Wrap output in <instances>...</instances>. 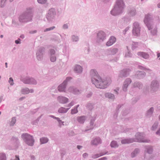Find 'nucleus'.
I'll use <instances>...</instances> for the list:
<instances>
[{"label": "nucleus", "instance_id": "obj_4", "mask_svg": "<svg viewBox=\"0 0 160 160\" xmlns=\"http://www.w3.org/2000/svg\"><path fill=\"white\" fill-rule=\"evenodd\" d=\"M33 12L31 8H29L19 17V20L21 23H25L32 21Z\"/></svg>", "mask_w": 160, "mask_h": 160}, {"label": "nucleus", "instance_id": "obj_11", "mask_svg": "<svg viewBox=\"0 0 160 160\" xmlns=\"http://www.w3.org/2000/svg\"><path fill=\"white\" fill-rule=\"evenodd\" d=\"M45 48L43 47L39 48L37 51L36 56L37 59L38 61H41L43 59V55L44 53Z\"/></svg>", "mask_w": 160, "mask_h": 160}, {"label": "nucleus", "instance_id": "obj_14", "mask_svg": "<svg viewBox=\"0 0 160 160\" xmlns=\"http://www.w3.org/2000/svg\"><path fill=\"white\" fill-rule=\"evenodd\" d=\"M137 13L135 8L134 7H130L128 8V15L130 17H133Z\"/></svg>", "mask_w": 160, "mask_h": 160}, {"label": "nucleus", "instance_id": "obj_20", "mask_svg": "<svg viewBox=\"0 0 160 160\" xmlns=\"http://www.w3.org/2000/svg\"><path fill=\"white\" fill-rule=\"evenodd\" d=\"M146 75L145 72L142 71H137L136 73V76L137 78L139 79H141L143 78Z\"/></svg>", "mask_w": 160, "mask_h": 160}, {"label": "nucleus", "instance_id": "obj_21", "mask_svg": "<svg viewBox=\"0 0 160 160\" xmlns=\"http://www.w3.org/2000/svg\"><path fill=\"white\" fill-rule=\"evenodd\" d=\"M67 85L63 82L58 87V90L60 92H65Z\"/></svg>", "mask_w": 160, "mask_h": 160}, {"label": "nucleus", "instance_id": "obj_37", "mask_svg": "<svg viewBox=\"0 0 160 160\" xmlns=\"http://www.w3.org/2000/svg\"><path fill=\"white\" fill-rule=\"evenodd\" d=\"M29 78L30 77H27L24 78H21V80L25 84H29L30 83Z\"/></svg>", "mask_w": 160, "mask_h": 160}, {"label": "nucleus", "instance_id": "obj_56", "mask_svg": "<svg viewBox=\"0 0 160 160\" xmlns=\"http://www.w3.org/2000/svg\"><path fill=\"white\" fill-rule=\"evenodd\" d=\"M9 83L11 85H13L14 84L13 79L11 77L10 78L8 81Z\"/></svg>", "mask_w": 160, "mask_h": 160}, {"label": "nucleus", "instance_id": "obj_42", "mask_svg": "<svg viewBox=\"0 0 160 160\" xmlns=\"http://www.w3.org/2000/svg\"><path fill=\"white\" fill-rule=\"evenodd\" d=\"M138 68L140 69L145 70L148 72H150L152 71V70L149 69V68H146L144 66H142L139 65L138 66Z\"/></svg>", "mask_w": 160, "mask_h": 160}, {"label": "nucleus", "instance_id": "obj_49", "mask_svg": "<svg viewBox=\"0 0 160 160\" xmlns=\"http://www.w3.org/2000/svg\"><path fill=\"white\" fill-rule=\"evenodd\" d=\"M0 160H6V158L5 154L2 153L0 154Z\"/></svg>", "mask_w": 160, "mask_h": 160}, {"label": "nucleus", "instance_id": "obj_64", "mask_svg": "<svg viewBox=\"0 0 160 160\" xmlns=\"http://www.w3.org/2000/svg\"><path fill=\"white\" fill-rule=\"evenodd\" d=\"M88 156V154L87 153H84L82 154V157L83 158H85L87 157Z\"/></svg>", "mask_w": 160, "mask_h": 160}, {"label": "nucleus", "instance_id": "obj_29", "mask_svg": "<svg viewBox=\"0 0 160 160\" xmlns=\"http://www.w3.org/2000/svg\"><path fill=\"white\" fill-rule=\"evenodd\" d=\"M108 152H107L105 153L102 152L99 154H92V155L91 158L93 159H96L98 158L101 156L106 154L108 153Z\"/></svg>", "mask_w": 160, "mask_h": 160}, {"label": "nucleus", "instance_id": "obj_28", "mask_svg": "<svg viewBox=\"0 0 160 160\" xmlns=\"http://www.w3.org/2000/svg\"><path fill=\"white\" fill-rule=\"evenodd\" d=\"M86 117L85 116H78L77 117V120L80 123H83L86 119Z\"/></svg>", "mask_w": 160, "mask_h": 160}, {"label": "nucleus", "instance_id": "obj_17", "mask_svg": "<svg viewBox=\"0 0 160 160\" xmlns=\"http://www.w3.org/2000/svg\"><path fill=\"white\" fill-rule=\"evenodd\" d=\"M118 51V49L117 48H110L106 51V52L109 55H114Z\"/></svg>", "mask_w": 160, "mask_h": 160}, {"label": "nucleus", "instance_id": "obj_55", "mask_svg": "<svg viewBox=\"0 0 160 160\" xmlns=\"http://www.w3.org/2000/svg\"><path fill=\"white\" fill-rule=\"evenodd\" d=\"M12 140L16 143H18V139L17 137H13L12 138Z\"/></svg>", "mask_w": 160, "mask_h": 160}, {"label": "nucleus", "instance_id": "obj_19", "mask_svg": "<svg viewBox=\"0 0 160 160\" xmlns=\"http://www.w3.org/2000/svg\"><path fill=\"white\" fill-rule=\"evenodd\" d=\"M68 92L74 94H78L80 93V91L76 88L73 87H70L68 89Z\"/></svg>", "mask_w": 160, "mask_h": 160}, {"label": "nucleus", "instance_id": "obj_39", "mask_svg": "<svg viewBox=\"0 0 160 160\" xmlns=\"http://www.w3.org/2000/svg\"><path fill=\"white\" fill-rule=\"evenodd\" d=\"M110 145L112 148H116L118 147V144L117 142L114 140L112 141Z\"/></svg>", "mask_w": 160, "mask_h": 160}, {"label": "nucleus", "instance_id": "obj_40", "mask_svg": "<svg viewBox=\"0 0 160 160\" xmlns=\"http://www.w3.org/2000/svg\"><path fill=\"white\" fill-rule=\"evenodd\" d=\"M21 92L22 93L24 94H28L30 92L29 89L28 88L22 89Z\"/></svg>", "mask_w": 160, "mask_h": 160}, {"label": "nucleus", "instance_id": "obj_59", "mask_svg": "<svg viewBox=\"0 0 160 160\" xmlns=\"http://www.w3.org/2000/svg\"><path fill=\"white\" fill-rule=\"evenodd\" d=\"M63 52L64 54H67V49L66 46H64L63 48Z\"/></svg>", "mask_w": 160, "mask_h": 160}, {"label": "nucleus", "instance_id": "obj_26", "mask_svg": "<svg viewBox=\"0 0 160 160\" xmlns=\"http://www.w3.org/2000/svg\"><path fill=\"white\" fill-rule=\"evenodd\" d=\"M74 70L76 72L80 73L82 72V68L81 66L79 65H76L75 66Z\"/></svg>", "mask_w": 160, "mask_h": 160}, {"label": "nucleus", "instance_id": "obj_43", "mask_svg": "<svg viewBox=\"0 0 160 160\" xmlns=\"http://www.w3.org/2000/svg\"><path fill=\"white\" fill-rule=\"evenodd\" d=\"M127 52H126L125 54V57L128 58H131L132 57V54L129 51L128 46H127Z\"/></svg>", "mask_w": 160, "mask_h": 160}, {"label": "nucleus", "instance_id": "obj_25", "mask_svg": "<svg viewBox=\"0 0 160 160\" xmlns=\"http://www.w3.org/2000/svg\"><path fill=\"white\" fill-rule=\"evenodd\" d=\"M71 39L72 42H77L79 40V36L75 35H72L71 36Z\"/></svg>", "mask_w": 160, "mask_h": 160}, {"label": "nucleus", "instance_id": "obj_44", "mask_svg": "<svg viewBox=\"0 0 160 160\" xmlns=\"http://www.w3.org/2000/svg\"><path fill=\"white\" fill-rule=\"evenodd\" d=\"M122 19L125 23H127L131 21V18L129 17L125 16L122 18Z\"/></svg>", "mask_w": 160, "mask_h": 160}, {"label": "nucleus", "instance_id": "obj_52", "mask_svg": "<svg viewBox=\"0 0 160 160\" xmlns=\"http://www.w3.org/2000/svg\"><path fill=\"white\" fill-rule=\"evenodd\" d=\"M55 27L52 26V27H50V28H47L45 29L44 30V32H47L48 31H49L53 30L54 29H55Z\"/></svg>", "mask_w": 160, "mask_h": 160}, {"label": "nucleus", "instance_id": "obj_31", "mask_svg": "<svg viewBox=\"0 0 160 160\" xmlns=\"http://www.w3.org/2000/svg\"><path fill=\"white\" fill-rule=\"evenodd\" d=\"M94 103L88 102L86 104V107L88 110L91 111L94 108Z\"/></svg>", "mask_w": 160, "mask_h": 160}, {"label": "nucleus", "instance_id": "obj_10", "mask_svg": "<svg viewBox=\"0 0 160 160\" xmlns=\"http://www.w3.org/2000/svg\"><path fill=\"white\" fill-rule=\"evenodd\" d=\"M106 34L102 31H98L97 34L96 41L98 43L102 42L106 38Z\"/></svg>", "mask_w": 160, "mask_h": 160}, {"label": "nucleus", "instance_id": "obj_50", "mask_svg": "<svg viewBox=\"0 0 160 160\" xmlns=\"http://www.w3.org/2000/svg\"><path fill=\"white\" fill-rule=\"evenodd\" d=\"M78 112V109L74 107V108L71 110V114H76Z\"/></svg>", "mask_w": 160, "mask_h": 160}, {"label": "nucleus", "instance_id": "obj_23", "mask_svg": "<svg viewBox=\"0 0 160 160\" xmlns=\"http://www.w3.org/2000/svg\"><path fill=\"white\" fill-rule=\"evenodd\" d=\"M137 54L138 56L145 59H147L149 57V54L147 52H138Z\"/></svg>", "mask_w": 160, "mask_h": 160}, {"label": "nucleus", "instance_id": "obj_45", "mask_svg": "<svg viewBox=\"0 0 160 160\" xmlns=\"http://www.w3.org/2000/svg\"><path fill=\"white\" fill-rule=\"evenodd\" d=\"M48 53L50 56L55 55V51L53 49H50L48 51Z\"/></svg>", "mask_w": 160, "mask_h": 160}, {"label": "nucleus", "instance_id": "obj_3", "mask_svg": "<svg viewBox=\"0 0 160 160\" xmlns=\"http://www.w3.org/2000/svg\"><path fill=\"white\" fill-rule=\"evenodd\" d=\"M153 20L152 15L148 14L145 16L144 22L148 30H150L151 35L156 36L157 35V28L156 26H154Z\"/></svg>", "mask_w": 160, "mask_h": 160}, {"label": "nucleus", "instance_id": "obj_41", "mask_svg": "<svg viewBox=\"0 0 160 160\" xmlns=\"http://www.w3.org/2000/svg\"><path fill=\"white\" fill-rule=\"evenodd\" d=\"M29 80L30 83L29 84L36 85L37 84V81L33 78L30 77Z\"/></svg>", "mask_w": 160, "mask_h": 160}, {"label": "nucleus", "instance_id": "obj_2", "mask_svg": "<svg viewBox=\"0 0 160 160\" xmlns=\"http://www.w3.org/2000/svg\"><path fill=\"white\" fill-rule=\"evenodd\" d=\"M125 7L123 0H116L113 8L110 12V14L113 16L120 15L124 12Z\"/></svg>", "mask_w": 160, "mask_h": 160}, {"label": "nucleus", "instance_id": "obj_13", "mask_svg": "<svg viewBox=\"0 0 160 160\" xmlns=\"http://www.w3.org/2000/svg\"><path fill=\"white\" fill-rule=\"evenodd\" d=\"M132 82V80L129 78L126 79L122 86V89L124 92H126L127 91L128 88Z\"/></svg>", "mask_w": 160, "mask_h": 160}, {"label": "nucleus", "instance_id": "obj_18", "mask_svg": "<svg viewBox=\"0 0 160 160\" xmlns=\"http://www.w3.org/2000/svg\"><path fill=\"white\" fill-rule=\"evenodd\" d=\"M58 101L60 103L65 104L67 103L68 101L67 98L62 96H59L57 98Z\"/></svg>", "mask_w": 160, "mask_h": 160}, {"label": "nucleus", "instance_id": "obj_53", "mask_svg": "<svg viewBox=\"0 0 160 160\" xmlns=\"http://www.w3.org/2000/svg\"><path fill=\"white\" fill-rule=\"evenodd\" d=\"M72 79V78L71 77H68L66 78V79L63 82L67 85V82L70 81Z\"/></svg>", "mask_w": 160, "mask_h": 160}, {"label": "nucleus", "instance_id": "obj_9", "mask_svg": "<svg viewBox=\"0 0 160 160\" xmlns=\"http://www.w3.org/2000/svg\"><path fill=\"white\" fill-rule=\"evenodd\" d=\"M159 87V84L158 81L156 80L152 81L151 83L150 91L152 93L157 92Z\"/></svg>", "mask_w": 160, "mask_h": 160}, {"label": "nucleus", "instance_id": "obj_32", "mask_svg": "<svg viewBox=\"0 0 160 160\" xmlns=\"http://www.w3.org/2000/svg\"><path fill=\"white\" fill-rule=\"evenodd\" d=\"M154 108L153 107H151L149 110H148L146 113V115L148 117H150L152 116L154 111Z\"/></svg>", "mask_w": 160, "mask_h": 160}, {"label": "nucleus", "instance_id": "obj_38", "mask_svg": "<svg viewBox=\"0 0 160 160\" xmlns=\"http://www.w3.org/2000/svg\"><path fill=\"white\" fill-rule=\"evenodd\" d=\"M40 141L41 144H44L47 143L49 140L46 137H43L40 138Z\"/></svg>", "mask_w": 160, "mask_h": 160}, {"label": "nucleus", "instance_id": "obj_46", "mask_svg": "<svg viewBox=\"0 0 160 160\" xmlns=\"http://www.w3.org/2000/svg\"><path fill=\"white\" fill-rule=\"evenodd\" d=\"M16 122V118L15 117H12L10 123V126H13Z\"/></svg>", "mask_w": 160, "mask_h": 160}, {"label": "nucleus", "instance_id": "obj_34", "mask_svg": "<svg viewBox=\"0 0 160 160\" xmlns=\"http://www.w3.org/2000/svg\"><path fill=\"white\" fill-rule=\"evenodd\" d=\"M140 151L138 148H136L134 151L131 153V157L133 158L135 157L139 153Z\"/></svg>", "mask_w": 160, "mask_h": 160}, {"label": "nucleus", "instance_id": "obj_54", "mask_svg": "<svg viewBox=\"0 0 160 160\" xmlns=\"http://www.w3.org/2000/svg\"><path fill=\"white\" fill-rule=\"evenodd\" d=\"M6 1V0H1V7L3 8L4 7Z\"/></svg>", "mask_w": 160, "mask_h": 160}, {"label": "nucleus", "instance_id": "obj_24", "mask_svg": "<svg viewBox=\"0 0 160 160\" xmlns=\"http://www.w3.org/2000/svg\"><path fill=\"white\" fill-rule=\"evenodd\" d=\"M49 117L53 118L57 120L59 123V127L60 128L61 127L62 125H64V122L62 121L59 118L56 117L52 115H49Z\"/></svg>", "mask_w": 160, "mask_h": 160}, {"label": "nucleus", "instance_id": "obj_30", "mask_svg": "<svg viewBox=\"0 0 160 160\" xmlns=\"http://www.w3.org/2000/svg\"><path fill=\"white\" fill-rule=\"evenodd\" d=\"M105 97L111 99L113 100H114L115 99L114 95L110 92H107L105 93Z\"/></svg>", "mask_w": 160, "mask_h": 160}, {"label": "nucleus", "instance_id": "obj_16", "mask_svg": "<svg viewBox=\"0 0 160 160\" xmlns=\"http://www.w3.org/2000/svg\"><path fill=\"white\" fill-rule=\"evenodd\" d=\"M116 38L113 36L110 37L106 43V45L110 46L115 43L116 41Z\"/></svg>", "mask_w": 160, "mask_h": 160}, {"label": "nucleus", "instance_id": "obj_33", "mask_svg": "<svg viewBox=\"0 0 160 160\" xmlns=\"http://www.w3.org/2000/svg\"><path fill=\"white\" fill-rule=\"evenodd\" d=\"M69 109L70 108H64L61 107L59 108L58 111L59 113H66Z\"/></svg>", "mask_w": 160, "mask_h": 160}, {"label": "nucleus", "instance_id": "obj_57", "mask_svg": "<svg viewBox=\"0 0 160 160\" xmlns=\"http://www.w3.org/2000/svg\"><path fill=\"white\" fill-rule=\"evenodd\" d=\"M138 47V44L137 43H134L133 44H132V49L134 50Z\"/></svg>", "mask_w": 160, "mask_h": 160}, {"label": "nucleus", "instance_id": "obj_63", "mask_svg": "<svg viewBox=\"0 0 160 160\" xmlns=\"http://www.w3.org/2000/svg\"><path fill=\"white\" fill-rule=\"evenodd\" d=\"M92 95V93L91 92H89L87 95V97L89 98Z\"/></svg>", "mask_w": 160, "mask_h": 160}, {"label": "nucleus", "instance_id": "obj_62", "mask_svg": "<svg viewBox=\"0 0 160 160\" xmlns=\"http://www.w3.org/2000/svg\"><path fill=\"white\" fill-rule=\"evenodd\" d=\"M21 39H20V38H18V39L17 40H16L15 41V43L16 44H20L21 42H20L21 41Z\"/></svg>", "mask_w": 160, "mask_h": 160}, {"label": "nucleus", "instance_id": "obj_27", "mask_svg": "<svg viewBox=\"0 0 160 160\" xmlns=\"http://www.w3.org/2000/svg\"><path fill=\"white\" fill-rule=\"evenodd\" d=\"M134 142L133 139L128 138L125 139L121 140V142L122 144H129Z\"/></svg>", "mask_w": 160, "mask_h": 160}, {"label": "nucleus", "instance_id": "obj_47", "mask_svg": "<svg viewBox=\"0 0 160 160\" xmlns=\"http://www.w3.org/2000/svg\"><path fill=\"white\" fill-rule=\"evenodd\" d=\"M37 2L40 4H44L47 3L48 0H37Z\"/></svg>", "mask_w": 160, "mask_h": 160}, {"label": "nucleus", "instance_id": "obj_61", "mask_svg": "<svg viewBox=\"0 0 160 160\" xmlns=\"http://www.w3.org/2000/svg\"><path fill=\"white\" fill-rule=\"evenodd\" d=\"M119 90V88H117L116 89H115L113 90V91L115 94H118V91Z\"/></svg>", "mask_w": 160, "mask_h": 160}, {"label": "nucleus", "instance_id": "obj_22", "mask_svg": "<svg viewBox=\"0 0 160 160\" xmlns=\"http://www.w3.org/2000/svg\"><path fill=\"white\" fill-rule=\"evenodd\" d=\"M96 116H94L92 117V119L91 120V121L90 123L89 128L85 130V131H87L88 130L92 129L94 127V122L96 119Z\"/></svg>", "mask_w": 160, "mask_h": 160}, {"label": "nucleus", "instance_id": "obj_5", "mask_svg": "<svg viewBox=\"0 0 160 160\" xmlns=\"http://www.w3.org/2000/svg\"><path fill=\"white\" fill-rule=\"evenodd\" d=\"M21 137L26 144L31 146L33 145L34 140L32 136L28 133H22Z\"/></svg>", "mask_w": 160, "mask_h": 160}, {"label": "nucleus", "instance_id": "obj_48", "mask_svg": "<svg viewBox=\"0 0 160 160\" xmlns=\"http://www.w3.org/2000/svg\"><path fill=\"white\" fill-rule=\"evenodd\" d=\"M50 59L51 62H54L56 60V57L55 55L50 56Z\"/></svg>", "mask_w": 160, "mask_h": 160}, {"label": "nucleus", "instance_id": "obj_51", "mask_svg": "<svg viewBox=\"0 0 160 160\" xmlns=\"http://www.w3.org/2000/svg\"><path fill=\"white\" fill-rule=\"evenodd\" d=\"M158 124V123L157 122H155L152 126V129L153 130H155L157 128Z\"/></svg>", "mask_w": 160, "mask_h": 160}, {"label": "nucleus", "instance_id": "obj_36", "mask_svg": "<svg viewBox=\"0 0 160 160\" xmlns=\"http://www.w3.org/2000/svg\"><path fill=\"white\" fill-rule=\"evenodd\" d=\"M133 87L140 89L142 87V84L140 82H135L133 84Z\"/></svg>", "mask_w": 160, "mask_h": 160}, {"label": "nucleus", "instance_id": "obj_12", "mask_svg": "<svg viewBox=\"0 0 160 160\" xmlns=\"http://www.w3.org/2000/svg\"><path fill=\"white\" fill-rule=\"evenodd\" d=\"M130 71L129 69H124L120 71L118 77L121 78L126 77L129 75Z\"/></svg>", "mask_w": 160, "mask_h": 160}, {"label": "nucleus", "instance_id": "obj_15", "mask_svg": "<svg viewBox=\"0 0 160 160\" xmlns=\"http://www.w3.org/2000/svg\"><path fill=\"white\" fill-rule=\"evenodd\" d=\"M102 142L101 139L99 137L95 138L91 142V143L92 145L97 146L100 144Z\"/></svg>", "mask_w": 160, "mask_h": 160}, {"label": "nucleus", "instance_id": "obj_35", "mask_svg": "<svg viewBox=\"0 0 160 160\" xmlns=\"http://www.w3.org/2000/svg\"><path fill=\"white\" fill-rule=\"evenodd\" d=\"M145 148L147 152L149 154L152 153L153 149L152 147L149 146H146Z\"/></svg>", "mask_w": 160, "mask_h": 160}, {"label": "nucleus", "instance_id": "obj_58", "mask_svg": "<svg viewBox=\"0 0 160 160\" xmlns=\"http://www.w3.org/2000/svg\"><path fill=\"white\" fill-rule=\"evenodd\" d=\"M62 28L63 29H68V24L66 23L64 24L62 26Z\"/></svg>", "mask_w": 160, "mask_h": 160}, {"label": "nucleus", "instance_id": "obj_60", "mask_svg": "<svg viewBox=\"0 0 160 160\" xmlns=\"http://www.w3.org/2000/svg\"><path fill=\"white\" fill-rule=\"evenodd\" d=\"M75 104V102L74 101H72L70 103L68 104V106L70 108L73 106Z\"/></svg>", "mask_w": 160, "mask_h": 160}, {"label": "nucleus", "instance_id": "obj_6", "mask_svg": "<svg viewBox=\"0 0 160 160\" xmlns=\"http://www.w3.org/2000/svg\"><path fill=\"white\" fill-rule=\"evenodd\" d=\"M135 137V138H133L134 142L149 143L150 142V140L145 138L144 134L142 133H137Z\"/></svg>", "mask_w": 160, "mask_h": 160}, {"label": "nucleus", "instance_id": "obj_1", "mask_svg": "<svg viewBox=\"0 0 160 160\" xmlns=\"http://www.w3.org/2000/svg\"><path fill=\"white\" fill-rule=\"evenodd\" d=\"M90 75L92 84L98 88H106L111 82V80L109 78H102L95 69H91L90 72Z\"/></svg>", "mask_w": 160, "mask_h": 160}, {"label": "nucleus", "instance_id": "obj_7", "mask_svg": "<svg viewBox=\"0 0 160 160\" xmlns=\"http://www.w3.org/2000/svg\"><path fill=\"white\" fill-rule=\"evenodd\" d=\"M56 14V12L55 8H52L49 9L46 16V18L48 21L49 22H52L54 20Z\"/></svg>", "mask_w": 160, "mask_h": 160}, {"label": "nucleus", "instance_id": "obj_8", "mask_svg": "<svg viewBox=\"0 0 160 160\" xmlns=\"http://www.w3.org/2000/svg\"><path fill=\"white\" fill-rule=\"evenodd\" d=\"M141 27L139 23L137 22H134L133 24L132 30L133 35L135 36H138L140 34Z\"/></svg>", "mask_w": 160, "mask_h": 160}]
</instances>
